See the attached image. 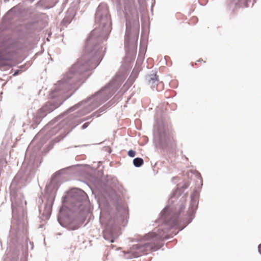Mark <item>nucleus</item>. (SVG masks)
<instances>
[{"instance_id": "f257e3e1", "label": "nucleus", "mask_w": 261, "mask_h": 261, "mask_svg": "<svg viewBox=\"0 0 261 261\" xmlns=\"http://www.w3.org/2000/svg\"><path fill=\"white\" fill-rule=\"evenodd\" d=\"M146 238L148 242L144 245H135L132 248V252L136 257L146 254L149 250H155L159 248L158 243L161 238V236L152 232L148 233L146 236Z\"/></svg>"}, {"instance_id": "f03ea898", "label": "nucleus", "mask_w": 261, "mask_h": 261, "mask_svg": "<svg viewBox=\"0 0 261 261\" xmlns=\"http://www.w3.org/2000/svg\"><path fill=\"white\" fill-rule=\"evenodd\" d=\"M16 55L15 51H11L6 53L1 56L0 60H6L8 62L12 61L14 56Z\"/></svg>"}, {"instance_id": "7ed1b4c3", "label": "nucleus", "mask_w": 261, "mask_h": 261, "mask_svg": "<svg viewBox=\"0 0 261 261\" xmlns=\"http://www.w3.org/2000/svg\"><path fill=\"white\" fill-rule=\"evenodd\" d=\"M103 237L105 239L111 240V242H113L112 239V232L108 228L106 227L103 230Z\"/></svg>"}, {"instance_id": "20e7f679", "label": "nucleus", "mask_w": 261, "mask_h": 261, "mask_svg": "<svg viewBox=\"0 0 261 261\" xmlns=\"http://www.w3.org/2000/svg\"><path fill=\"white\" fill-rule=\"evenodd\" d=\"M133 163L135 166L137 167H139L143 164L144 161L142 159L140 158H137L134 159Z\"/></svg>"}, {"instance_id": "39448f33", "label": "nucleus", "mask_w": 261, "mask_h": 261, "mask_svg": "<svg viewBox=\"0 0 261 261\" xmlns=\"http://www.w3.org/2000/svg\"><path fill=\"white\" fill-rule=\"evenodd\" d=\"M136 154V152L134 150H130L128 152V155L130 157H134Z\"/></svg>"}, {"instance_id": "423d86ee", "label": "nucleus", "mask_w": 261, "mask_h": 261, "mask_svg": "<svg viewBox=\"0 0 261 261\" xmlns=\"http://www.w3.org/2000/svg\"><path fill=\"white\" fill-rule=\"evenodd\" d=\"M258 251L261 253V244L258 246Z\"/></svg>"}, {"instance_id": "0eeeda50", "label": "nucleus", "mask_w": 261, "mask_h": 261, "mask_svg": "<svg viewBox=\"0 0 261 261\" xmlns=\"http://www.w3.org/2000/svg\"><path fill=\"white\" fill-rule=\"evenodd\" d=\"M81 193H82L83 195H85V193H84L83 191H80Z\"/></svg>"}, {"instance_id": "6e6552de", "label": "nucleus", "mask_w": 261, "mask_h": 261, "mask_svg": "<svg viewBox=\"0 0 261 261\" xmlns=\"http://www.w3.org/2000/svg\"><path fill=\"white\" fill-rule=\"evenodd\" d=\"M5 65H10V64L9 63H6L5 64Z\"/></svg>"}]
</instances>
